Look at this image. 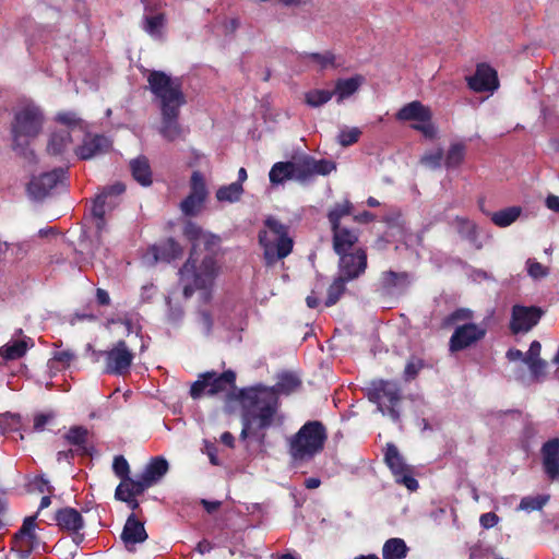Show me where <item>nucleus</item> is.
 <instances>
[{"mask_svg": "<svg viewBox=\"0 0 559 559\" xmlns=\"http://www.w3.org/2000/svg\"><path fill=\"white\" fill-rule=\"evenodd\" d=\"M300 385L301 381L296 374L285 372L275 386L257 384L230 393L229 397L237 400L240 406V440L254 438L260 444H264L266 431L281 426L284 420L278 394H290Z\"/></svg>", "mask_w": 559, "mask_h": 559, "instance_id": "nucleus-1", "label": "nucleus"}, {"mask_svg": "<svg viewBox=\"0 0 559 559\" xmlns=\"http://www.w3.org/2000/svg\"><path fill=\"white\" fill-rule=\"evenodd\" d=\"M290 227L273 215L263 221V228L258 233V242L263 250L264 265L270 267L293 252L294 240Z\"/></svg>", "mask_w": 559, "mask_h": 559, "instance_id": "nucleus-2", "label": "nucleus"}, {"mask_svg": "<svg viewBox=\"0 0 559 559\" xmlns=\"http://www.w3.org/2000/svg\"><path fill=\"white\" fill-rule=\"evenodd\" d=\"M216 270V261L213 257H204L200 265H197V260L190 253L189 259L179 270L180 281L183 283V297L188 299L197 289H203L204 300L207 302L211 294L206 289L213 284Z\"/></svg>", "mask_w": 559, "mask_h": 559, "instance_id": "nucleus-3", "label": "nucleus"}, {"mask_svg": "<svg viewBox=\"0 0 559 559\" xmlns=\"http://www.w3.org/2000/svg\"><path fill=\"white\" fill-rule=\"evenodd\" d=\"M328 432L319 420H310L289 439V454L294 461H307L324 449Z\"/></svg>", "mask_w": 559, "mask_h": 559, "instance_id": "nucleus-4", "label": "nucleus"}, {"mask_svg": "<svg viewBox=\"0 0 559 559\" xmlns=\"http://www.w3.org/2000/svg\"><path fill=\"white\" fill-rule=\"evenodd\" d=\"M354 210V204L345 199L334 203L328 211L326 217L331 226L333 250L336 254L354 249L359 241V229L342 223L344 218L353 214Z\"/></svg>", "mask_w": 559, "mask_h": 559, "instance_id": "nucleus-5", "label": "nucleus"}, {"mask_svg": "<svg viewBox=\"0 0 559 559\" xmlns=\"http://www.w3.org/2000/svg\"><path fill=\"white\" fill-rule=\"evenodd\" d=\"M151 93L159 102L160 111L180 110L187 103L182 91L181 78H173L159 70H152L147 75Z\"/></svg>", "mask_w": 559, "mask_h": 559, "instance_id": "nucleus-6", "label": "nucleus"}, {"mask_svg": "<svg viewBox=\"0 0 559 559\" xmlns=\"http://www.w3.org/2000/svg\"><path fill=\"white\" fill-rule=\"evenodd\" d=\"M151 93L159 102L160 111L180 110L187 103L182 91L181 78H173L159 70H152L147 75Z\"/></svg>", "mask_w": 559, "mask_h": 559, "instance_id": "nucleus-7", "label": "nucleus"}, {"mask_svg": "<svg viewBox=\"0 0 559 559\" xmlns=\"http://www.w3.org/2000/svg\"><path fill=\"white\" fill-rule=\"evenodd\" d=\"M240 389L236 386V372L226 370L222 373L215 371H206L201 373L197 381L190 388V395L193 400L200 399L202 395H216L222 392H227V400L229 402H238L229 397L230 393L237 392Z\"/></svg>", "mask_w": 559, "mask_h": 559, "instance_id": "nucleus-8", "label": "nucleus"}, {"mask_svg": "<svg viewBox=\"0 0 559 559\" xmlns=\"http://www.w3.org/2000/svg\"><path fill=\"white\" fill-rule=\"evenodd\" d=\"M367 396L371 403L377 404L378 409L388 415L392 420L400 419L399 404L402 393L399 384L388 380H373L367 388Z\"/></svg>", "mask_w": 559, "mask_h": 559, "instance_id": "nucleus-9", "label": "nucleus"}, {"mask_svg": "<svg viewBox=\"0 0 559 559\" xmlns=\"http://www.w3.org/2000/svg\"><path fill=\"white\" fill-rule=\"evenodd\" d=\"M87 349L92 350V359L95 362L99 361V359L104 357L105 372L108 374H127L134 359V354L123 340H119L108 350L93 349L90 344L87 345Z\"/></svg>", "mask_w": 559, "mask_h": 559, "instance_id": "nucleus-10", "label": "nucleus"}, {"mask_svg": "<svg viewBox=\"0 0 559 559\" xmlns=\"http://www.w3.org/2000/svg\"><path fill=\"white\" fill-rule=\"evenodd\" d=\"M126 191L122 182H116L105 187L99 194L93 200L91 214L95 219L97 234L100 235L106 229V212L111 211L118 204V198Z\"/></svg>", "mask_w": 559, "mask_h": 559, "instance_id": "nucleus-11", "label": "nucleus"}, {"mask_svg": "<svg viewBox=\"0 0 559 559\" xmlns=\"http://www.w3.org/2000/svg\"><path fill=\"white\" fill-rule=\"evenodd\" d=\"M43 114L34 106H26L19 110L12 122V138L19 142L21 138H35L41 130Z\"/></svg>", "mask_w": 559, "mask_h": 559, "instance_id": "nucleus-12", "label": "nucleus"}, {"mask_svg": "<svg viewBox=\"0 0 559 559\" xmlns=\"http://www.w3.org/2000/svg\"><path fill=\"white\" fill-rule=\"evenodd\" d=\"M384 462L394 475L396 483L404 485L411 491H415L418 488V481L413 477L412 467L405 463L395 444L386 443Z\"/></svg>", "mask_w": 559, "mask_h": 559, "instance_id": "nucleus-13", "label": "nucleus"}, {"mask_svg": "<svg viewBox=\"0 0 559 559\" xmlns=\"http://www.w3.org/2000/svg\"><path fill=\"white\" fill-rule=\"evenodd\" d=\"M487 330L481 324L465 322L459 324L449 341V349L451 353L464 350L486 336Z\"/></svg>", "mask_w": 559, "mask_h": 559, "instance_id": "nucleus-14", "label": "nucleus"}, {"mask_svg": "<svg viewBox=\"0 0 559 559\" xmlns=\"http://www.w3.org/2000/svg\"><path fill=\"white\" fill-rule=\"evenodd\" d=\"M67 170L62 167L55 168L51 171L44 173L33 177L27 185V193L34 200L45 199L50 191L59 183H63Z\"/></svg>", "mask_w": 559, "mask_h": 559, "instance_id": "nucleus-15", "label": "nucleus"}, {"mask_svg": "<svg viewBox=\"0 0 559 559\" xmlns=\"http://www.w3.org/2000/svg\"><path fill=\"white\" fill-rule=\"evenodd\" d=\"M207 197V189L203 175L195 170L190 178V192L181 201L180 210L187 216H194L201 210Z\"/></svg>", "mask_w": 559, "mask_h": 559, "instance_id": "nucleus-16", "label": "nucleus"}, {"mask_svg": "<svg viewBox=\"0 0 559 559\" xmlns=\"http://www.w3.org/2000/svg\"><path fill=\"white\" fill-rule=\"evenodd\" d=\"M55 521L61 531L72 536V540L76 545L84 540V534L81 533L84 527V519L76 509L71 507L59 509L55 514Z\"/></svg>", "mask_w": 559, "mask_h": 559, "instance_id": "nucleus-17", "label": "nucleus"}, {"mask_svg": "<svg viewBox=\"0 0 559 559\" xmlns=\"http://www.w3.org/2000/svg\"><path fill=\"white\" fill-rule=\"evenodd\" d=\"M340 257V276L347 281L357 278L367 267V253L362 248H357L353 252L346 251L337 253Z\"/></svg>", "mask_w": 559, "mask_h": 559, "instance_id": "nucleus-18", "label": "nucleus"}, {"mask_svg": "<svg viewBox=\"0 0 559 559\" xmlns=\"http://www.w3.org/2000/svg\"><path fill=\"white\" fill-rule=\"evenodd\" d=\"M466 80L468 87L477 93L492 94L499 87L497 71L486 63L478 64L475 73Z\"/></svg>", "mask_w": 559, "mask_h": 559, "instance_id": "nucleus-19", "label": "nucleus"}, {"mask_svg": "<svg viewBox=\"0 0 559 559\" xmlns=\"http://www.w3.org/2000/svg\"><path fill=\"white\" fill-rule=\"evenodd\" d=\"M64 443L71 445L79 456H92L95 447L91 441V432L84 426H71L62 436Z\"/></svg>", "mask_w": 559, "mask_h": 559, "instance_id": "nucleus-20", "label": "nucleus"}, {"mask_svg": "<svg viewBox=\"0 0 559 559\" xmlns=\"http://www.w3.org/2000/svg\"><path fill=\"white\" fill-rule=\"evenodd\" d=\"M36 527V515L26 516L23 521L22 526L14 533L12 542L15 547L29 556L34 549L37 548L39 539L35 532Z\"/></svg>", "mask_w": 559, "mask_h": 559, "instance_id": "nucleus-21", "label": "nucleus"}, {"mask_svg": "<svg viewBox=\"0 0 559 559\" xmlns=\"http://www.w3.org/2000/svg\"><path fill=\"white\" fill-rule=\"evenodd\" d=\"M542 317V312L536 307L514 306L510 329L513 333L527 332L535 326Z\"/></svg>", "mask_w": 559, "mask_h": 559, "instance_id": "nucleus-22", "label": "nucleus"}, {"mask_svg": "<svg viewBox=\"0 0 559 559\" xmlns=\"http://www.w3.org/2000/svg\"><path fill=\"white\" fill-rule=\"evenodd\" d=\"M111 148V141L103 135H87L81 145L75 150V154L83 160L91 159L96 155L105 154Z\"/></svg>", "mask_w": 559, "mask_h": 559, "instance_id": "nucleus-23", "label": "nucleus"}, {"mask_svg": "<svg viewBox=\"0 0 559 559\" xmlns=\"http://www.w3.org/2000/svg\"><path fill=\"white\" fill-rule=\"evenodd\" d=\"M148 252L153 255L154 262L170 263L183 255V248L176 239L169 237L151 246Z\"/></svg>", "mask_w": 559, "mask_h": 559, "instance_id": "nucleus-24", "label": "nucleus"}, {"mask_svg": "<svg viewBox=\"0 0 559 559\" xmlns=\"http://www.w3.org/2000/svg\"><path fill=\"white\" fill-rule=\"evenodd\" d=\"M180 110L160 111L159 134L168 142L185 139L186 131L179 122Z\"/></svg>", "mask_w": 559, "mask_h": 559, "instance_id": "nucleus-25", "label": "nucleus"}, {"mask_svg": "<svg viewBox=\"0 0 559 559\" xmlns=\"http://www.w3.org/2000/svg\"><path fill=\"white\" fill-rule=\"evenodd\" d=\"M120 537L126 548L132 550L135 544L143 543L147 538L144 523L138 520L134 513H131L124 523Z\"/></svg>", "mask_w": 559, "mask_h": 559, "instance_id": "nucleus-26", "label": "nucleus"}, {"mask_svg": "<svg viewBox=\"0 0 559 559\" xmlns=\"http://www.w3.org/2000/svg\"><path fill=\"white\" fill-rule=\"evenodd\" d=\"M540 453L545 473L549 478L557 479L559 477V439L555 438L545 442Z\"/></svg>", "mask_w": 559, "mask_h": 559, "instance_id": "nucleus-27", "label": "nucleus"}, {"mask_svg": "<svg viewBox=\"0 0 559 559\" xmlns=\"http://www.w3.org/2000/svg\"><path fill=\"white\" fill-rule=\"evenodd\" d=\"M411 284L409 276L406 272H383L380 277L381 289L389 295L403 293Z\"/></svg>", "mask_w": 559, "mask_h": 559, "instance_id": "nucleus-28", "label": "nucleus"}, {"mask_svg": "<svg viewBox=\"0 0 559 559\" xmlns=\"http://www.w3.org/2000/svg\"><path fill=\"white\" fill-rule=\"evenodd\" d=\"M452 227L456 233L466 241H468L475 249L479 250L483 248V242L478 237V226L463 216H456L452 221Z\"/></svg>", "mask_w": 559, "mask_h": 559, "instance_id": "nucleus-29", "label": "nucleus"}, {"mask_svg": "<svg viewBox=\"0 0 559 559\" xmlns=\"http://www.w3.org/2000/svg\"><path fill=\"white\" fill-rule=\"evenodd\" d=\"M364 82L365 78L360 74H356L347 79H337L335 81L334 90L332 91L333 95L336 96V102L340 104L344 99L354 95Z\"/></svg>", "mask_w": 559, "mask_h": 559, "instance_id": "nucleus-30", "label": "nucleus"}, {"mask_svg": "<svg viewBox=\"0 0 559 559\" xmlns=\"http://www.w3.org/2000/svg\"><path fill=\"white\" fill-rule=\"evenodd\" d=\"M130 170L133 179L143 187L152 185V170L145 156H139L130 162Z\"/></svg>", "mask_w": 559, "mask_h": 559, "instance_id": "nucleus-31", "label": "nucleus"}, {"mask_svg": "<svg viewBox=\"0 0 559 559\" xmlns=\"http://www.w3.org/2000/svg\"><path fill=\"white\" fill-rule=\"evenodd\" d=\"M169 464L163 456L153 457L145 466L142 475L152 484L158 483L168 472Z\"/></svg>", "mask_w": 559, "mask_h": 559, "instance_id": "nucleus-32", "label": "nucleus"}, {"mask_svg": "<svg viewBox=\"0 0 559 559\" xmlns=\"http://www.w3.org/2000/svg\"><path fill=\"white\" fill-rule=\"evenodd\" d=\"M408 547L404 539L392 537L385 540L382 547L383 559H405L408 554Z\"/></svg>", "mask_w": 559, "mask_h": 559, "instance_id": "nucleus-33", "label": "nucleus"}, {"mask_svg": "<svg viewBox=\"0 0 559 559\" xmlns=\"http://www.w3.org/2000/svg\"><path fill=\"white\" fill-rule=\"evenodd\" d=\"M481 211L487 214L483 209ZM522 209L520 206H510L491 214L488 213V215H490V219L496 226L504 228L513 224L520 217Z\"/></svg>", "mask_w": 559, "mask_h": 559, "instance_id": "nucleus-34", "label": "nucleus"}, {"mask_svg": "<svg viewBox=\"0 0 559 559\" xmlns=\"http://www.w3.org/2000/svg\"><path fill=\"white\" fill-rule=\"evenodd\" d=\"M72 142L71 134L67 130H60L51 133L48 141L47 151L51 155H61L66 152Z\"/></svg>", "mask_w": 559, "mask_h": 559, "instance_id": "nucleus-35", "label": "nucleus"}, {"mask_svg": "<svg viewBox=\"0 0 559 559\" xmlns=\"http://www.w3.org/2000/svg\"><path fill=\"white\" fill-rule=\"evenodd\" d=\"M270 182L272 185H282L287 180L294 179L293 162H277L269 173Z\"/></svg>", "mask_w": 559, "mask_h": 559, "instance_id": "nucleus-36", "label": "nucleus"}, {"mask_svg": "<svg viewBox=\"0 0 559 559\" xmlns=\"http://www.w3.org/2000/svg\"><path fill=\"white\" fill-rule=\"evenodd\" d=\"M118 486H122V493L136 497L142 495L153 485L141 474L139 479H132L129 477L124 481H120Z\"/></svg>", "mask_w": 559, "mask_h": 559, "instance_id": "nucleus-37", "label": "nucleus"}, {"mask_svg": "<svg viewBox=\"0 0 559 559\" xmlns=\"http://www.w3.org/2000/svg\"><path fill=\"white\" fill-rule=\"evenodd\" d=\"M294 179L300 182L307 181L312 174L311 156L305 155L296 162H293Z\"/></svg>", "mask_w": 559, "mask_h": 559, "instance_id": "nucleus-38", "label": "nucleus"}, {"mask_svg": "<svg viewBox=\"0 0 559 559\" xmlns=\"http://www.w3.org/2000/svg\"><path fill=\"white\" fill-rule=\"evenodd\" d=\"M523 362L527 366L533 380L539 381L545 376L547 362L540 357L526 352Z\"/></svg>", "mask_w": 559, "mask_h": 559, "instance_id": "nucleus-39", "label": "nucleus"}, {"mask_svg": "<svg viewBox=\"0 0 559 559\" xmlns=\"http://www.w3.org/2000/svg\"><path fill=\"white\" fill-rule=\"evenodd\" d=\"M27 350V343L24 340H17L8 343L0 348V356L5 360H15L25 355Z\"/></svg>", "mask_w": 559, "mask_h": 559, "instance_id": "nucleus-40", "label": "nucleus"}, {"mask_svg": "<svg viewBox=\"0 0 559 559\" xmlns=\"http://www.w3.org/2000/svg\"><path fill=\"white\" fill-rule=\"evenodd\" d=\"M243 192L240 182H231L228 186H223L216 191V199L221 202H236L240 199Z\"/></svg>", "mask_w": 559, "mask_h": 559, "instance_id": "nucleus-41", "label": "nucleus"}, {"mask_svg": "<svg viewBox=\"0 0 559 559\" xmlns=\"http://www.w3.org/2000/svg\"><path fill=\"white\" fill-rule=\"evenodd\" d=\"M465 157V145L462 143L452 144L444 157V166L448 169L456 168L461 165Z\"/></svg>", "mask_w": 559, "mask_h": 559, "instance_id": "nucleus-42", "label": "nucleus"}, {"mask_svg": "<svg viewBox=\"0 0 559 559\" xmlns=\"http://www.w3.org/2000/svg\"><path fill=\"white\" fill-rule=\"evenodd\" d=\"M165 13H157L155 15H144L143 29L151 36L158 35L160 29L165 26Z\"/></svg>", "mask_w": 559, "mask_h": 559, "instance_id": "nucleus-43", "label": "nucleus"}, {"mask_svg": "<svg viewBox=\"0 0 559 559\" xmlns=\"http://www.w3.org/2000/svg\"><path fill=\"white\" fill-rule=\"evenodd\" d=\"M333 97V92L328 90H311L305 94V103L313 108L320 107Z\"/></svg>", "mask_w": 559, "mask_h": 559, "instance_id": "nucleus-44", "label": "nucleus"}, {"mask_svg": "<svg viewBox=\"0 0 559 559\" xmlns=\"http://www.w3.org/2000/svg\"><path fill=\"white\" fill-rule=\"evenodd\" d=\"M346 278L341 276L336 277L328 288V296L325 299V306L331 307L335 305L346 289Z\"/></svg>", "mask_w": 559, "mask_h": 559, "instance_id": "nucleus-45", "label": "nucleus"}, {"mask_svg": "<svg viewBox=\"0 0 559 559\" xmlns=\"http://www.w3.org/2000/svg\"><path fill=\"white\" fill-rule=\"evenodd\" d=\"M549 496L547 495H538V496H526L522 498L518 510L525 512L538 511L544 508V506L548 502Z\"/></svg>", "mask_w": 559, "mask_h": 559, "instance_id": "nucleus-46", "label": "nucleus"}, {"mask_svg": "<svg viewBox=\"0 0 559 559\" xmlns=\"http://www.w3.org/2000/svg\"><path fill=\"white\" fill-rule=\"evenodd\" d=\"M302 57L316 62L320 67V70L337 67L335 63V55L332 51H325L323 53L307 52Z\"/></svg>", "mask_w": 559, "mask_h": 559, "instance_id": "nucleus-47", "label": "nucleus"}, {"mask_svg": "<svg viewBox=\"0 0 559 559\" xmlns=\"http://www.w3.org/2000/svg\"><path fill=\"white\" fill-rule=\"evenodd\" d=\"M399 121H418L419 120V100H414L403 106L395 115Z\"/></svg>", "mask_w": 559, "mask_h": 559, "instance_id": "nucleus-48", "label": "nucleus"}, {"mask_svg": "<svg viewBox=\"0 0 559 559\" xmlns=\"http://www.w3.org/2000/svg\"><path fill=\"white\" fill-rule=\"evenodd\" d=\"M438 129L431 121L429 108L421 106V136L432 140L437 136Z\"/></svg>", "mask_w": 559, "mask_h": 559, "instance_id": "nucleus-49", "label": "nucleus"}, {"mask_svg": "<svg viewBox=\"0 0 559 559\" xmlns=\"http://www.w3.org/2000/svg\"><path fill=\"white\" fill-rule=\"evenodd\" d=\"M421 164L430 169L440 168L442 165H444V155L442 148L436 147L432 151L425 153V155L421 156Z\"/></svg>", "mask_w": 559, "mask_h": 559, "instance_id": "nucleus-50", "label": "nucleus"}, {"mask_svg": "<svg viewBox=\"0 0 559 559\" xmlns=\"http://www.w3.org/2000/svg\"><path fill=\"white\" fill-rule=\"evenodd\" d=\"M361 131L357 127L342 129L337 135L340 145L346 147L358 142Z\"/></svg>", "mask_w": 559, "mask_h": 559, "instance_id": "nucleus-51", "label": "nucleus"}, {"mask_svg": "<svg viewBox=\"0 0 559 559\" xmlns=\"http://www.w3.org/2000/svg\"><path fill=\"white\" fill-rule=\"evenodd\" d=\"M419 373V357L416 354H412L406 360L403 380L409 382L416 379Z\"/></svg>", "mask_w": 559, "mask_h": 559, "instance_id": "nucleus-52", "label": "nucleus"}, {"mask_svg": "<svg viewBox=\"0 0 559 559\" xmlns=\"http://www.w3.org/2000/svg\"><path fill=\"white\" fill-rule=\"evenodd\" d=\"M21 418L19 415L1 414L0 415V435L16 431L20 427Z\"/></svg>", "mask_w": 559, "mask_h": 559, "instance_id": "nucleus-53", "label": "nucleus"}, {"mask_svg": "<svg viewBox=\"0 0 559 559\" xmlns=\"http://www.w3.org/2000/svg\"><path fill=\"white\" fill-rule=\"evenodd\" d=\"M312 174L326 176L336 169V164L330 159H316L311 156Z\"/></svg>", "mask_w": 559, "mask_h": 559, "instance_id": "nucleus-54", "label": "nucleus"}, {"mask_svg": "<svg viewBox=\"0 0 559 559\" xmlns=\"http://www.w3.org/2000/svg\"><path fill=\"white\" fill-rule=\"evenodd\" d=\"M112 471L120 481H124L130 477V466L123 455H117L112 462Z\"/></svg>", "mask_w": 559, "mask_h": 559, "instance_id": "nucleus-55", "label": "nucleus"}, {"mask_svg": "<svg viewBox=\"0 0 559 559\" xmlns=\"http://www.w3.org/2000/svg\"><path fill=\"white\" fill-rule=\"evenodd\" d=\"M56 121L67 127H80L83 129V120L74 111H60L56 115Z\"/></svg>", "mask_w": 559, "mask_h": 559, "instance_id": "nucleus-56", "label": "nucleus"}, {"mask_svg": "<svg viewBox=\"0 0 559 559\" xmlns=\"http://www.w3.org/2000/svg\"><path fill=\"white\" fill-rule=\"evenodd\" d=\"M474 312L468 308H459L450 313L445 319V324L451 325L457 322H465L472 320Z\"/></svg>", "mask_w": 559, "mask_h": 559, "instance_id": "nucleus-57", "label": "nucleus"}, {"mask_svg": "<svg viewBox=\"0 0 559 559\" xmlns=\"http://www.w3.org/2000/svg\"><path fill=\"white\" fill-rule=\"evenodd\" d=\"M526 270L528 275L534 280H539L543 277H546L548 275V270L544 265H542L539 262L528 259L526 261Z\"/></svg>", "mask_w": 559, "mask_h": 559, "instance_id": "nucleus-58", "label": "nucleus"}, {"mask_svg": "<svg viewBox=\"0 0 559 559\" xmlns=\"http://www.w3.org/2000/svg\"><path fill=\"white\" fill-rule=\"evenodd\" d=\"M182 233H183V236L189 241H192V242L199 240L202 237V235H203L202 228L198 224L192 222V221H188L185 224Z\"/></svg>", "mask_w": 559, "mask_h": 559, "instance_id": "nucleus-59", "label": "nucleus"}, {"mask_svg": "<svg viewBox=\"0 0 559 559\" xmlns=\"http://www.w3.org/2000/svg\"><path fill=\"white\" fill-rule=\"evenodd\" d=\"M115 498L119 501L126 502L133 511L140 508V503L134 496L122 493V486H117L115 490Z\"/></svg>", "mask_w": 559, "mask_h": 559, "instance_id": "nucleus-60", "label": "nucleus"}, {"mask_svg": "<svg viewBox=\"0 0 559 559\" xmlns=\"http://www.w3.org/2000/svg\"><path fill=\"white\" fill-rule=\"evenodd\" d=\"M199 314H200V321L204 328V333L206 335H210L212 332V329H213V324H214L213 317H212L211 312L209 310H200Z\"/></svg>", "mask_w": 559, "mask_h": 559, "instance_id": "nucleus-61", "label": "nucleus"}, {"mask_svg": "<svg viewBox=\"0 0 559 559\" xmlns=\"http://www.w3.org/2000/svg\"><path fill=\"white\" fill-rule=\"evenodd\" d=\"M498 522H499V518L493 512L484 513L480 515V519H479L480 525L486 530L493 527L495 525L498 524Z\"/></svg>", "mask_w": 559, "mask_h": 559, "instance_id": "nucleus-62", "label": "nucleus"}, {"mask_svg": "<svg viewBox=\"0 0 559 559\" xmlns=\"http://www.w3.org/2000/svg\"><path fill=\"white\" fill-rule=\"evenodd\" d=\"M51 418H52L51 414H44V413L36 414L34 417V430L43 431L45 429V426L49 423V420Z\"/></svg>", "mask_w": 559, "mask_h": 559, "instance_id": "nucleus-63", "label": "nucleus"}, {"mask_svg": "<svg viewBox=\"0 0 559 559\" xmlns=\"http://www.w3.org/2000/svg\"><path fill=\"white\" fill-rule=\"evenodd\" d=\"M348 217H352V221L358 224H368L374 221L376 216L369 211H364L359 214H352Z\"/></svg>", "mask_w": 559, "mask_h": 559, "instance_id": "nucleus-64", "label": "nucleus"}]
</instances>
